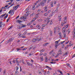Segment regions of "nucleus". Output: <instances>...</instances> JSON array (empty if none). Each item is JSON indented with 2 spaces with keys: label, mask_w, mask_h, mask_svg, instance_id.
<instances>
[{
  "label": "nucleus",
  "mask_w": 75,
  "mask_h": 75,
  "mask_svg": "<svg viewBox=\"0 0 75 75\" xmlns=\"http://www.w3.org/2000/svg\"><path fill=\"white\" fill-rule=\"evenodd\" d=\"M52 0H48V1L47 2V3L48 4L50 2V1H51Z\"/></svg>",
  "instance_id": "a19ab883"
},
{
  "label": "nucleus",
  "mask_w": 75,
  "mask_h": 75,
  "mask_svg": "<svg viewBox=\"0 0 75 75\" xmlns=\"http://www.w3.org/2000/svg\"><path fill=\"white\" fill-rule=\"evenodd\" d=\"M17 64V65H19V62H18L17 63H16Z\"/></svg>",
  "instance_id": "680f3d73"
},
{
  "label": "nucleus",
  "mask_w": 75,
  "mask_h": 75,
  "mask_svg": "<svg viewBox=\"0 0 75 75\" xmlns=\"http://www.w3.org/2000/svg\"><path fill=\"white\" fill-rule=\"evenodd\" d=\"M47 59H47V57L45 58V60H46L45 62H48V60H47Z\"/></svg>",
  "instance_id": "6ab92c4d"
},
{
  "label": "nucleus",
  "mask_w": 75,
  "mask_h": 75,
  "mask_svg": "<svg viewBox=\"0 0 75 75\" xmlns=\"http://www.w3.org/2000/svg\"><path fill=\"white\" fill-rule=\"evenodd\" d=\"M6 13H5V14H4L2 15H1V16H0V17H1V18H2V17H4V16H6Z\"/></svg>",
  "instance_id": "ddd939ff"
},
{
  "label": "nucleus",
  "mask_w": 75,
  "mask_h": 75,
  "mask_svg": "<svg viewBox=\"0 0 75 75\" xmlns=\"http://www.w3.org/2000/svg\"><path fill=\"white\" fill-rule=\"evenodd\" d=\"M44 49H43L40 50V52H44Z\"/></svg>",
  "instance_id": "cd10ccee"
},
{
  "label": "nucleus",
  "mask_w": 75,
  "mask_h": 75,
  "mask_svg": "<svg viewBox=\"0 0 75 75\" xmlns=\"http://www.w3.org/2000/svg\"><path fill=\"white\" fill-rule=\"evenodd\" d=\"M42 39V38L40 37L39 38H35L32 40V41L33 42H35L36 41H40Z\"/></svg>",
  "instance_id": "f03ea898"
},
{
  "label": "nucleus",
  "mask_w": 75,
  "mask_h": 75,
  "mask_svg": "<svg viewBox=\"0 0 75 75\" xmlns=\"http://www.w3.org/2000/svg\"><path fill=\"white\" fill-rule=\"evenodd\" d=\"M27 64H28L29 66H30V65H31V63H30L29 62H27Z\"/></svg>",
  "instance_id": "f704fd0d"
},
{
  "label": "nucleus",
  "mask_w": 75,
  "mask_h": 75,
  "mask_svg": "<svg viewBox=\"0 0 75 75\" xmlns=\"http://www.w3.org/2000/svg\"><path fill=\"white\" fill-rule=\"evenodd\" d=\"M48 43H45L43 45V46L45 47V46H47V45H48Z\"/></svg>",
  "instance_id": "f3484780"
},
{
  "label": "nucleus",
  "mask_w": 75,
  "mask_h": 75,
  "mask_svg": "<svg viewBox=\"0 0 75 75\" xmlns=\"http://www.w3.org/2000/svg\"><path fill=\"white\" fill-rule=\"evenodd\" d=\"M41 11V10L39 9L38 10V13H39V12H40Z\"/></svg>",
  "instance_id": "4d7b16f0"
},
{
  "label": "nucleus",
  "mask_w": 75,
  "mask_h": 75,
  "mask_svg": "<svg viewBox=\"0 0 75 75\" xmlns=\"http://www.w3.org/2000/svg\"><path fill=\"white\" fill-rule=\"evenodd\" d=\"M15 61H16V63H17L18 62V59H16V60H15Z\"/></svg>",
  "instance_id": "c756f323"
},
{
  "label": "nucleus",
  "mask_w": 75,
  "mask_h": 75,
  "mask_svg": "<svg viewBox=\"0 0 75 75\" xmlns=\"http://www.w3.org/2000/svg\"><path fill=\"white\" fill-rule=\"evenodd\" d=\"M16 22L17 23H22V21H20V20H18L16 21Z\"/></svg>",
  "instance_id": "9b49d317"
},
{
  "label": "nucleus",
  "mask_w": 75,
  "mask_h": 75,
  "mask_svg": "<svg viewBox=\"0 0 75 75\" xmlns=\"http://www.w3.org/2000/svg\"><path fill=\"white\" fill-rule=\"evenodd\" d=\"M44 30V28L43 27H42L40 29V31H43V30Z\"/></svg>",
  "instance_id": "c85d7f7f"
},
{
  "label": "nucleus",
  "mask_w": 75,
  "mask_h": 75,
  "mask_svg": "<svg viewBox=\"0 0 75 75\" xmlns=\"http://www.w3.org/2000/svg\"><path fill=\"white\" fill-rule=\"evenodd\" d=\"M17 7L16 6H15V10H17Z\"/></svg>",
  "instance_id": "603ef678"
},
{
  "label": "nucleus",
  "mask_w": 75,
  "mask_h": 75,
  "mask_svg": "<svg viewBox=\"0 0 75 75\" xmlns=\"http://www.w3.org/2000/svg\"><path fill=\"white\" fill-rule=\"evenodd\" d=\"M22 28H24V27H26V25L22 24Z\"/></svg>",
  "instance_id": "1a4fd4ad"
},
{
  "label": "nucleus",
  "mask_w": 75,
  "mask_h": 75,
  "mask_svg": "<svg viewBox=\"0 0 75 75\" xmlns=\"http://www.w3.org/2000/svg\"><path fill=\"white\" fill-rule=\"evenodd\" d=\"M16 7H17V8H18V7H20V5L18 4L17 5V6Z\"/></svg>",
  "instance_id": "0e129e2a"
},
{
  "label": "nucleus",
  "mask_w": 75,
  "mask_h": 75,
  "mask_svg": "<svg viewBox=\"0 0 75 75\" xmlns=\"http://www.w3.org/2000/svg\"><path fill=\"white\" fill-rule=\"evenodd\" d=\"M27 48H24V49H22V50H27Z\"/></svg>",
  "instance_id": "49530a36"
},
{
  "label": "nucleus",
  "mask_w": 75,
  "mask_h": 75,
  "mask_svg": "<svg viewBox=\"0 0 75 75\" xmlns=\"http://www.w3.org/2000/svg\"><path fill=\"white\" fill-rule=\"evenodd\" d=\"M24 47L22 46V47H19V48H23Z\"/></svg>",
  "instance_id": "69168bd1"
},
{
  "label": "nucleus",
  "mask_w": 75,
  "mask_h": 75,
  "mask_svg": "<svg viewBox=\"0 0 75 75\" xmlns=\"http://www.w3.org/2000/svg\"><path fill=\"white\" fill-rule=\"evenodd\" d=\"M5 25H6L5 23H3L1 21H0V28H2L3 25L4 27Z\"/></svg>",
  "instance_id": "7ed1b4c3"
},
{
  "label": "nucleus",
  "mask_w": 75,
  "mask_h": 75,
  "mask_svg": "<svg viewBox=\"0 0 75 75\" xmlns=\"http://www.w3.org/2000/svg\"><path fill=\"white\" fill-rule=\"evenodd\" d=\"M11 62H13V63H14V64H15V59H13V61H11Z\"/></svg>",
  "instance_id": "7c9ffc66"
},
{
  "label": "nucleus",
  "mask_w": 75,
  "mask_h": 75,
  "mask_svg": "<svg viewBox=\"0 0 75 75\" xmlns=\"http://www.w3.org/2000/svg\"><path fill=\"white\" fill-rule=\"evenodd\" d=\"M69 43V41H68V42H66L65 43V44H68Z\"/></svg>",
  "instance_id": "8fccbe9b"
},
{
  "label": "nucleus",
  "mask_w": 75,
  "mask_h": 75,
  "mask_svg": "<svg viewBox=\"0 0 75 75\" xmlns=\"http://www.w3.org/2000/svg\"><path fill=\"white\" fill-rule=\"evenodd\" d=\"M67 65L68 66V67H70L71 68V67L70 66V64H67Z\"/></svg>",
  "instance_id": "2f4dec72"
},
{
  "label": "nucleus",
  "mask_w": 75,
  "mask_h": 75,
  "mask_svg": "<svg viewBox=\"0 0 75 75\" xmlns=\"http://www.w3.org/2000/svg\"><path fill=\"white\" fill-rule=\"evenodd\" d=\"M53 16V14H50V17H51Z\"/></svg>",
  "instance_id": "774afa93"
},
{
  "label": "nucleus",
  "mask_w": 75,
  "mask_h": 75,
  "mask_svg": "<svg viewBox=\"0 0 75 75\" xmlns=\"http://www.w3.org/2000/svg\"><path fill=\"white\" fill-rule=\"evenodd\" d=\"M61 17V16H58V17L59 19H61L62 18H60Z\"/></svg>",
  "instance_id": "58836bf2"
},
{
  "label": "nucleus",
  "mask_w": 75,
  "mask_h": 75,
  "mask_svg": "<svg viewBox=\"0 0 75 75\" xmlns=\"http://www.w3.org/2000/svg\"><path fill=\"white\" fill-rule=\"evenodd\" d=\"M65 30V28H64L62 30V32L64 34H65V30Z\"/></svg>",
  "instance_id": "0eeeda50"
},
{
  "label": "nucleus",
  "mask_w": 75,
  "mask_h": 75,
  "mask_svg": "<svg viewBox=\"0 0 75 75\" xmlns=\"http://www.w3.org/2000/svg\"><path fill=\"white\" fill-rule=\"evenodd\" d=\"M59 35L60 38H62V35H61V33H59Z\"/></svg>",
  "instance_id": "423d86ee"
},
{
  "label": "nucleus",
  "mask_w": 75,
  "mask_h": 75,
  "mask_svg": "<svg viewBox=\"0 0 75 75\" xmlns=\"http://www.w3.org/2000/svg\"><path fill=\"white\" fill-rule=\"evenodd\" d=\"M64 38H66V34L64 33Z\"/></svg>",
  "instance_id": "a878e982"
},
{
  "label": "nucleus",
  "mask_w": 75,
  "mask_h": 75,
  "mask_svg": "<svg viewBox=\"0 0 75 75\" xmlns=\"http://www.w3.org/2000/svg\"><path fill=\"white\" fill-rule=\"evenodd\" d=\"M64 23H62V26H64Z\"/></svg>",
  "instance_id": "e2e57ef3"
},
{
  "label": "nucleus",
  "mask_w": 75,
  "mask_h": 75,
  "mask_svg": "<svg viewBox=\"0 0 75 75\" xmlns=\"http://www.w3.org/2000/svg\"><path fill=\"white\" fill-rule=\"evenodd\" d=\"M68 52H66V53H64V55L66 56L67 55H68Z\"/></svg>",
  "instance_id": "4468645a"
},
{
  "label": "nucleus",
  "mask_w": 75,
  "mask_h": 75,
  "mask_svg": "<svg viewBox=\"0 0 75 75\" xmlns=\"http://www.w3.org/2000/svg\"><path fill=\"white\" fill-rule=\"evenodd\" d=\"M57 31V28L54 27V33H55Z\"/></svg>",
  "instance_id": "9d476101"
},
{
  "label": "nucleus",
  "mask_w": 75,
  "mask_h": 75,
  "mask_svg": "<svg viewBox=\"0 0 75 75\" xmlns=\"http://www.w3.org/2000/svg\"><path fill=\"white\" fill-rule=\"evenodd\" d=\"M53 56H55V53L54 52L53 53Z\"/></svg>",
  "instance_id": "ea45409f"
},
{
  "label": "nucleus",
  "mask_w": 75,
  "mask_h": 75,
  "mask_svg": "<svg viewBox=\"0 0 75 75\" xmlns=\"http://www.w3.org/2000/svg\"><path fill=\"white\" fill-rule=\"evenodd\" d=\"M40 60H41L42 61L44 60V59H43L42 57H40Z\"/></svg>",
  "instance_id": "5701e85b"
},
{
  "label": "nucleus",
  "mask_w": 75,
  "mask_h": 75,
  "mask_svg": "<svg viewBox=\"0 0 75 75\" xmlns=\"http://www.w3.org/2000/svg\"><path fill=\"white\" fill-rule=\"evenodd\" d=\"M74 57H75V54H74L73 56H72V58H74Z\"/></svg>",
  "instance_id": "bf43d9fd"
},
{
  "label": "nucleus",
  "mask_w": 75,
  "mask_h": 75,
  "mask_svg": "<svg viewBox=\"0 0 75 75\" xmlns=\"http://www.w3.org/2000/svg\"><path fill=\"white\" fill-rule=\"evenodd\" d=\"M65 42V41H64L63 42H61V44H63V43H64V42Z\"/></svg>",
  "instance_id": "6e6d98bb"
},
{
  "label": "nucleus",
  "mask_w": 75,
  "mask_h": 75,
  "mask_svg": "<svg viewBox=\"0 0 75 75\" xmlns=\"http://www.w3.org/2000/svg\"><path fill=\"white\" fill-rule=\"evenodd\" d=\"M56 13H57V12H58V8H56Z\"/></svg>",
  "instance_id": "c03bdc74"
},
{
  "label": "nucleus",
  "mask_w": 75,
  "mask_h": 75,
  "mask_svg": "<svg viewBox=\"0 0 75 75\" xmlns=\"http://www.w3.org/2000/svg\"><path fill=\"white\" fill-rule=\"evenodd\" d=\"M45 3V2H44V1H42V2L40 3V5H41V6H44V4Z\"/></svg>",
  "instance_id": "20e7f679"
},
{
  "label": "nucleus",
  "mask_w": 75,
  "mask_h": 75,
  "mask_svg": "<svg viewBox=\"0 0 75 75\" xmlns=\"http://www.w3.org/2000/svg\"><path fill=\"white\" fill-rule=\"evenodd\" d=\"M6 70L4 69V75H7V73H6Z\"/></svg>",
  "instance_id": "6e6552de"
},
{
  "label": "nucleus",
  "mask_w": 75,
  "mask_h": 75,
  "mask_svg": "<svg viewBox=\"0 0 75 75\" xmlns=\"http://www.w3.org/2000/svg\"><path fill=\"white\" fill-rule=\"evenodd\" d=\"M33 47V46H31L30 47V50H31L32 49V48Z\"/></svg>",
  "instance_id": "052dcab7"
},
{
  "label": "nucleus",
  "mask_w": 75,
  "mask_h": 75,
  "mask_svg": "<svg viewBox=\"0 0 75 75\" xmlns=\"http://www.w3.org/2000/svg\"><path fill=\"white\" fill-rule=\"evenodd\" d=\"M30 61L32 62H34V60H33L32 59H30Z\"/></svg>",
  "instance_id": "3c124183"
},
{
  "label": "nucleus",
  "mask_w": 75,
  "mask_h": 75,
  "mask_svg": "<svg viewBox=\"0 0 75 75\" xmlns=\"http://www.w3.org/2000/svg\"><path fill=\"white\" fill-rule=\"evenodd\" d=\"M30 14V11H28L26 13V14L25 15L23 16L20 17L21 19H26L27 17L28 16L29 14Z\"/></svg>",
  "instance_id": "f257e3e1"
},
{
  "label": "nucleus",
  "mask_w": 75,
  "mask_h": 75,
  "mask_svg": "<svg viewBox=\"0 0 75 75\" xmlns=\"http://www.w3.org/2000/svg\"><path fill=\"white\" fill-rule=\"evenodd\" d=\"M45 22H46V21H47L48 23H49L50 22V19H48L47 20H45Z\"/></svg>",
  "instance_id": "4be33fe9"
},
{
  "label": "nucleus",
  "mask_w": 75,
  "mask_h": 75,
  "mask_svg": "<svg viewBox=\"0 0 75 75\" xmlns=\"http://www.w3.org/2000/svg\"><path fill=\"white\" fill-rule=\"evenodd\" d=\"M21 71H22V69H21V67H20V72H21Z\"/></svg>",
  "instance_id": "09e8293b"
},
{
  "label": "nucleus",
  "mask_w": 75,
  "mask_h": 75,
  "mask_svg": "<svg viewBox=\"0 0 75 75\" xmlns=\"http://www.w3.org/2000/svg\"><path fill=\"white\" fill-rule=\"evenodd\" d=\"M52 31H51L50 32V36H52Z\"/></svg>",
  "instance_id": "dca6fc26"
},
{
  "label": "nucleus",
  "mask_w": 75,
  "mask_h": 75,
  "mask_svg": "<svg viewBox=\"0 0 75 75\" xmlns=\"http://www.w3.org/2000/svg\"><path fill=\"white\" fill-rule=\"evenodd\" d=\"M48 68H49V69H50V70H52V69L50 67H49Z\"/></svg>",
  "instance_id": "5fc2aeb1"
},
{
  "label": "nucleus",
  "mask_w": 75,
  "mask_h": 75,
  "mask_svg": "<svg viewBox=\"0 0 75 75\" xmlns=\"http://www.w3.org/2000/svg\"><path fill=\"white\" fill-rule=\"evenodd\" d=\"M50 6H51V7H53L54 6V5H53V4H50Z\"/></svg>",
  "instance_id": "c9c22d12"
},
{
  "label": "nucleus",
  "mask_w": 75,
  "mask_h": 75,
  "mask_svg": "<svg viewBox=\"0 0 75 75\" xmlns=\"http://www.w3.org/2000/svg\"><path fill=\"white\" fill-rule=\"evenodd\" d=\"M55 43L56 45H58V41H56L55 42Z\"/></svg>",
  "instance_id": "bb28decb"
},
{
  "label": "nucleus",
  "mask_w": 75,
  "mask_h": 75,
  "mask_svg": "<svg viewBox=\"0 0 75 75\" xmlns=\"http://www.w3.org/2000/svg\"><path fill=\"white\" fill-rule=\"evenodd\" d=\"M43 25H44V26H43V27H45V26L47 25V24H43Z\"/></svg>",
  "instance_id": "338daca9"
},
{
  "label": "nucleus",
  "mask_w": 75,
  "mask_h": 75,
  "mask_svg": "<svg viewBox=\"0 0 75 75\" xmlns=\"http://www.w3.org/2000/svg\"><path fill=\"white\" fill-rule=\"evenodd\" d=\"M12 11H13V10H10L9 11V12H8V13H9V14H10L11 13V12H12Z\"/></svg>",
  "instance_id": "393cba45"
},
{
  "label": "nucleus",
  "mask_w": 75,
  "mask_h": 75,
  "mask_svg": "<svg viewBox=\"0 0 75 75\" xmlns=\"http://www.w3.org/2000/svg\"><path fill=\"white\" fill-rule=\"evenodd\" d=\"M47 74H50V72L49 71L47 72Z\"/></svg>",
  "instance_id": "37998d69"
},
{
  "label": "nucleus",
  "mask_w": 75,
  "mask_h": 75,
  "mask_svg": "<svg viewBox=\"0 0 75 75\" xmlns=\"http://www.w3.org/2000/svg\"><path fill=\"white\" fill-rule=\"evenodd\" d=\"M13 26H12L10 27L8 29V30H10V29H11V28H13Z\"/></svg>",
  "instance_id": "4c0bfd02"
},
{
  "label": "nucleus",
  "mask_w": 75,
  "mask_h": 75,
  "mask_svg": "<svg viewBox=\"0 0 75 75\" xmlns=\"http://www.w3.org/2000/svg\"><path fill=\"white\" fill-rule=\"evenodd\" d=\"M58 57V54H57L55 57V58H57V57Z\"/></svg>",
  "instance_id": "13d9d810"
},
{
  "label": "nucleus",
  "mask_w": 75,
  "mask_h": 75,
  "mask_svg": "<svg viewBox=\"0 0 75 75\" xmlns=\"http://www.w3.org/2000/svg\"><path fill=\"white\" fill-rule=\"evenodd\" d=\"M63 22H64V24H65V23H67V19H65L63 21Z\"/></svg>",
  "instance_id": "f8f14e48"
},
{
  "label": "nucleus",
  "mask_w": 75,
  "mask_h": 75,
  "mask_svg": "<svg viewBox=\"0 0 75 75\" xmlns=\"http://www.w3.org/2000/svg\"><path fill=\"white\" fill-rule=\"evenodd\" d=\"M18 68H19L18 67V66H17L16 67V70L17 71L18 69Z\"/></svg>",
  "instance_id": "473e14b6"
},
{
  "label": "nucleus",
  "mask_w": 75,
  "mask_h": 75,
  "mask_svg": "<svg viewBox=\"0 0 75 75\" xmlns=\"http://www.w3.org/2000/svg\"><path fill=\"white\" fill-rule=\"evenodd\" d=\"M71 41L70 42V43H69V46L70 47H71V46H72L73 44H72L71 43Z\"/></svg>",
  "instance_id": "412c9836"
},
{
  "label": "nucleus",
  "mask_w": 75,
  "mask_h": 75,
  "mask_svg": "<svg viewBox=\"0 0 75 75\" xmlns=\"http://www.w3.org/2000/svg\"><path fill=\"white\" fill-rule=\"evenodd\" d=\"M17 28L18 29H20L21 28H20V27L19 26H17Z\"/></svg>",
  "instance_id": "72a5a7b5"
},
{
  "label": "nucleus",
  "mask_w": 75,
  "mask_h": 75,
  "mask_svg": "<svg viewBox=\"0 0 75 75\" xmlns=\"http://www.w3.org/2000/svg\"><path fill=\"white\" fill-rule=\"evenodd\" d=\"M16 50H17V52H18V51H20V50H21V49H20L19 48H17V50L16 49Z\"/></svg>",
  "instance_id": "aec40b11"
},
{
  "label": "nucleus",
  "mask_w": 75,
  "mask_h": 75,
  "mask_svg": "<svg viewBox=\"0 0 75 75\" xmlns=\"http://www.w3.org/2000/svg\"><path fill=\"white\" fill-rule=\"evenodd\" d=\"M55 49H57V47H58V45L56 44L55 45Z\"/></svg>",
  "instance_id": "b1692460"
},
{
  "label": "nucleus",
  "mask_w": 75,
  "mask_h": 75,
  "mask_svg": "<svg viewBox=\"0 0 75 75\" xmlns=\"http://www.w3.org/2000/svg\"><path fill=\"white\" fill-rule=\"evenodd\" d=\"M51 23H50V25H52V21H51Z\"/></svg>",
  "instance_id": "e433bc0d"
},
{
  "label": "nucleus",
  "mask_w": 75,
  "mask_h": 75,
  "mask_svg": "<svg viewBox=\"0 0 75 75\" xmlns=\"http://www.w3.org/2000/svg\"><path fill=\"white\" fill-rule=\"evenodd\" d=\"M75 35H74V36L73 37V40H74V39H75Z\"/></svg>",
  "instance_id": "79ce46f5"
},
{
  "label": "nucleus",
  "mask_w": 75,
  "mask_h": 75,
  "mask_svg": "<svg viewBox=\"0 0 75 75\" xmlns=\"http://www.w3.org/2000/svg\"><path fill=\"white\" fill-rule=\"evenodd\" d=\"M14 38H12L10 39L8 41L9 42H10V41H12L13 40H14Z\"/></svg>",
  "instance_id": "39448f33"
},
{
  "label": "nucleus",
  "mask_w": 75,
  "mask_h": 75,
  "mask_svg": "<svg viewBox=\"0 0 75 75\" xmlns=\"http://www.w3.org/2000/svg\"><path fill=\"white\" fill-rule=\"evenodd\" d=\"M39 6H40V4H39L37 6H36V7H39Z\"/></svg>",
  "instance_id": "de8ad7c7"
},
{
  "label": "nucleus",
  "mask_w": 75,
  "mask_h": 75,
  "mask_svg": "<svg viewBox=\"0 0 75 75\" xmlns=\"http://www.w3.org/2000/svg\"><path fill=\"white\" fill-rule=\"evenodd\" d=\"M35 8H36V7L35 8V6H33L32 7L33 10H35Z\"/></svg>",
  "instance_id": "2eb2a0df"
},
{
  "label": "nucleus",
  "mask_w": 75,
  "mask_h": 75,
  "mask_svg": "<svg viewBox=\"0 0 75 75\" xmlns=\"http://www.w3.org/2000/svg\"><path fill=\"white\" fill-rule=\"evenodd\" d=\"M47 54V53H45L44 54H43V56H45V55H46Z\"/></svg>",
  "instance_id": "a18cd8bd"
},
{
  "label": "nucleus",
  "mask_w": 75,
  "mask_h": 75,
  "mask_svg": "<svg viewBox=\"0 0 75 75\" xmlns=\"http://www.w3.org/2000/svg\"><path fill=\"white\" fill-rule=\"evenodd\" d=\"M42 1H43V2H44L45 3L47 1V0H43Z\"/></svg>",
  "instance_id": "864d4df0"
},
{
  "label": "nucleus",
  "mask_w": 75,
  "mask_h": 75,
  "mask_svg": "<svg viewBox=\"0 0 75 75\" xmlns=\"http://www.w3.org/2000/svg\"><path fill=\"white\" fill-rule=\"evenodd\" d=\"M8 16V14H7L6 16L4 17V18H6Z\"/></svg>",
  "instance_id": "a211bd4d"
}]
</instances>
